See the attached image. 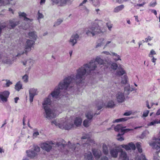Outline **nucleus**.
Masks as SVG:
<instances>
[{
  "mask_svg": "<svg viewBox=\"0 0 160 160\" xmlns=\"http://www.w3.org/2000/svg\"><path fill=\"white\" fill-rule=\"evenodd\" d=\"M98 63L100 65H104L103 60L98 57H97L95 60H92L89 63L83 65V67L77 70V73L75 76L72 75L65 78L63 82H60L58 84V87H56L51 94L52 96L57 98L60 94L61 90H66L71 84H76L78 85L81 83L84 79L83 78L87 72L88 74L93 71L96 68V64Z\"/></svg>",
  "mask_w": 160,
  "mask_h": 160,
  "instance_id": "f257e3e1",
  "label": "nucleus"
},
{
  "mask_svg": "<svg viewBox=\"0 0 160 160\" xmlns=\"http://www.w3.org/2000/svg\"><path fill=\"white\" fill-rule=\"evenodd\" d=\"M51 103V101L49 98H45L42 103L43 108L46 113V118L50 119L54 118L56 116V114L50 108Z\"/></svg>",
  "mask_w": 160,
  "mask_h": 160,
  "instance_id": "f03ea898",
  "label": "nucleus"
},
{
  "mask_svg": "<svg viewBox=\"0 0 160 160\" xmlns=\"http://www.w3.org/2000/svg\"><path fill=\"white\" fill-rule=\"evenodd\" d=\"M28 35L30 38L34 40H31L28 39L26 42V45L25 46V53H27V51H30L31 48L35 43L34 40H36L37 36L36 34V32L32 31L29 32L28 33Z\"/></svg>",
  "mask_w": 160,
  "mask_h": 160,
  "instance_id": "7ed1b4c3",
  "label": "nucleus"
},
{
  "mask_svg": "<svg viewBox=\"0 0 160 160\" xmlns=\"http://www.w3.org/2000/svg\"><path fill=\"white\" fill-rule=\"evenodd\" d=\"M103 32V31L100 29L98 24L96 25L93 24L92 27L90 28V30L87 31L86 34L88 36H91L92 35L93 36L96 34L102 33Z\"/></svg>",
  "mask_w": 160,
  "mask_h": 160,
  "instance_id": "20e7f679",
  "label": "nucleus"
},
{
  "mask_svg": "<svg viewBox=\"0 0 160 160\" xmlns=\"http://www.w3.org/2000/svg\"><path fill=\"white\" fill-rule=\"evenodd\" d=\"M53 144L54 143L52 141L49 142V143L47 142H43L41 144V147L42 149L47 152H49L52 148V146L51 145Z\"/></svg>",
  "mask_w": 160,
  "mask_h": 160,
  "instance_id": "39448f33",
  "label": "nucleus"
},
{
  "mask_svg": "<svg viewBox=\"0 0 160 160\" xmlns=\"http://www.w3.org/2000/svg\"><path fill=\"white\" fill-rule=\"evenodd\" d=\"M159 134V139L156 142L150 143L149 145L152 146L153 148L160 151V132ZM159 154H160V151L158 152V155L159 157L160 158V155Z\"/></svg>",
  "mask_w": 160,
  "mask_h": 160,
  "instance_id": "423d86ee",
  "label": "nucleus"
},
{
  "mask_svg": "<svg viewBox=\"0 0 160 160\" xmlns=\"http://www.w3.org/2000/svg\"><path fill=\"white\" fill-rule=\"evenodd\" d=\"M10 92L8 91H4L3 92H0V98L3 102H6L8 100Z\"/></svg>",
  "mask_w": 160,
  "mask_h": 160,
  "instance_id": "0eeeda50",
  "label": "nucleus"
},
{
  "mask_svg": "<svg viewBox=\"0 0 160 160\" xmlns=\"http://www.w3.org/2000/svg\"><path fill=\"white\" fill-rule=\"evenodd\" d=\"M92 152L93 155L96 159H99L101 156L102 153L101 151L98 149L92 148Z\"/></svg>",
  "mask_w": 160,
  "mask_h": 160,
  "instance_id": "6e6552de",
  "label": "nucleus"
},
{
  "mask_svg": "<svg viewBox=\"0 0 160 160\" xmlns=\"http://www.w3.org/2000/svg\"><path fill=\"white\" fill-rule=\"evenodd\" d=\"M116 98L117 101L118 102H123L125 99L123 93L120 92H118L116 95Z\"/></svg>",
  "mask_w": 160,
  "mask_h": 160,
  "instance_id": "1a4fd4ad",
  "label": "nucleus"
},
{
  "mask_svg": "<svg viewBox=\"0 0 160 160\" xmlns=\"http://www.w3.org/2000/svg\"><path fill=\"white\" fill-rule=\"evenodd\" d=\"M123 132H122V134L118 133L117 135V137L118 138L117 139L118 140L122 141L124 140V138L122 137H121V135H123L125 132H129L130 131H132L133 130V129H124L123 128Z\"/></svg>",
  "mask_w": 160,
  "mask_h": 160,
  "instance_id": "9d476101",
  "label": "nucleus"
},
{
  "mask_svg": "<svg viewBox=\"0 0 160 160\" xmlns=\"http://www.w3.org/2000/svg\"><path fill=\"white\" fill-rule=\"evenodd\" d=\"M119 152H121L119 156V158L122 159V160H129V158L128 157L126 152L123 151L122 149H121Z\"/></svg>",
  "mask_w": 160,
  "mask_h": 160,
  "instance_id": "9b49d317",
  "label": "nucleus"
},
{
  "mask_svg": "<svg viewBox=\"0 0 160 160\" xmlns=\"http://www.w3.org/2000/svg\"><path fill=\"white\" fill-rule=\"evenodd\" d=\"M120 150L112 148L110 151V153L112 157L114 158L117 157L118 152H119Z\"/></svg>",
  "mask_w": 160,
  "mask_h": 160,
  "instance_id": "f8f14e48",
  "label": "nucleus"
},
{
  "mask_svg": "<svg viewBox=\"0 0 160 160\" xmlns=\"http://www.w3.org/2000/svg\"><path fill=\"white\" fill-rule=\"evenodd\" d=\"M81 147V145L79 143H77L76 144H74L72 145L70 148L72 149V151L76 152L79 151Z\"/></svg>",
  "mask_w": 160,
  "mask_h": 160,
  "instance_id": "ddd939ff",
  "label": "nucleus"
},
{
  "mask_svg": "<svg viewBox=\"0 0 160 160\" xmlns=\"http://www.w3.org/2000/svg\"><path fill=\"white\" fill-rule=\"evenodd\" d=\"M79 36L77 34H76L75 35H72L70 40V42L72 44V45L73 46L77 43V40Z\"/></svg>",
  "mask_w": 160,
  "mask_h": 160,
  "instance_id": "4468645a",
  "label": "nucleus"
},
{
  "mask_svg": "<svg viewBox=\"0 0 160 160\" xmlns=\"http://www.w3.org/2000/svg\"><path fill=\"white\" fill-rule=\"evenodd\" d=\"M9 22L11 27L9 28L10 29L14 28L18 24V22L16 21L15 19L10 20Z\"/></svg>",
  "mask_w": 160,
  "mask_h": 160,
  "instance_id": "2eb2a0df",
  "label": "nucleus"
},
{
  "mask_svg": "<svg viewBox=\"0 0 160 160\" xmlns=\"http://www.w3.org/2000/svg\"><path fill=\"white\" fill-rule=\"evenodd\" d=\"M26 152L28 156L31 158H33L37 155V153L33 150H27Z\"/></svg>",
  "mask_w": 160,
  "mask_h": 160,
  "instance_id": "dca6fc26",
  "label": "nucleus"
},
{
  "mask_svg": "<svg viewBox=\"0 0 160 160\" xmlns=\"http://www.w3.org/2000/svg\"><path fill=\"white\" fill-rule=\"evenodd\" d=\"M100 113H95L93 115V114L92 113V111H89L86 114V117L89 120H91L92 119L93 116H95L96 115H98Z\"/></svg>",
  "mask_w": 160,
  "mask_h": 160,
  "instance_id": "f3484780",
  "label": "nucleus"
},
{
  "mask_svg": "<svg viewBox=\"0 0 160 160\" xmlns=\"http://www.w3.org/2000/svg\"><path fill=\"white\" fill-rule=\"evenodd\" d=\"M82 120L81 118H75L74 121V125H75L76 127H78L80 126L82 123Z\"/></svg>",
  "mask_w": 160,
  "mask_h": 160,
  "instance_id": "a211bd4d",
  "label": "nucleus"
},
{
  "mask_svg": "<svg viewBox=\"0 0 160 160\" xmlns=\"http://www.w3.org/2000/svg\"><path fill=\"white\" fill-rule=\"evenodd\" d=\"M123 127L122 124H118L114 127V129L116 131L120 132L122 134L123 131Z\"/></svg>",
  "mask_w": 160,
  "mask_h": 160,
  "instance_id": "6ab92c4d",
  "label": "nucleus"
},
{
  "mask_svg": "<svg viewBox=\"0 0 160 160\" xmlns=\"http://www.w3.org/2000/svg\"><path fill=\"white\" fill-rule=\"evenodd\" d=\"M74 128V125L72 123H67L63 127L65 130H69L72 129H73Z\"/></svg>",
  "mask_w": 160,
  "mask_h": 160,
  "instance_id": "aec40b11",
  "label": "nucleus"
},
{
  "mask_svg": "<svg viewBox=\"0 0 160 160\" xmlns=\"http://www.w3.org/2000/svg\"><path fill=\"white\" fill-rule=\"evenodd\" d=\"M102 152L105 155H107L108 153V148L106 144L103 143L102 146Z\"/></svg>",
  "mask_w": 160,
  "mask_h": 160,
  "instance_id": "412c9836",
  "label": "nucleus"
},
{
  "mask_svg": "<svg viewBox=\"0 0 160 160\" xmlns=\"http://www.w3.org/2000/svg\"><path fill=\"white\" fill-rule=\"evenodd\" d=\"M85 158L88 160H92L93 156L91 152H88L86 153L84 155Z\"/></svg>",
  "mask_w": 160,
  "mask_h": 160,
  "instance_id": "4be33fe9",
  "label": "nucleus"
},
{
  "mask_svg": "<svg viewBox=\"0 0 160 160\" xmlns=\"http://www.w3.org/2000/svg\"><path fill=\"white\" fill-rule=\"evenodd\" d=\"M124 6L123 5H119L115 8L113 11L115 12H118L123 9L124 8Z\"/></svg>",
  "mask_w": 160,
  "mask_h": 160,
  "instance_id": "5701e85b",
  "label": "nucleus"
},
{
  "mask_svg": "<svg viewBox=\"0 0 160 160\" xmlns=\"http://www.w3.org/2000/svg\"><path fill=\"white\" fill-rule=\"evenodd\" d=\"M22 85L21 84L20 81H18L16 84L15 88V89L17 91H19V90L22 88Z\"/></svg>",
  "mask_w": 160,
  "mask_h": 160,
  "instance_id": "b1692460",
  "label": "nucleus"
},
{
  "mask_svg": "<svg viewBox=\"0 0 160 160\" xmlns=\"http://www.w3.org/2000/svg\"><path fill=\"white\" fill-rule=\"evenodd\" d=\"M125 73V70L122 68H119L117 71V73L119 76L122 75Z\"/></svg>",
  "mask_w": 160,
  "mask_h": 160,
  "instance_id": "393cba45",
  "label": "nucleus"
},
{
  "mask_svg": "<svg viewBox=\"0 0 160 160\" xmlns=\"http://www.w3.org/2000/svg\"><path fill=\"white\" fill-rule=\"evenodd\" d=\"M114 102L112 100L109 101L106 107L108 108H112L115 106Z\"/></svg>",
  "mask_w": 160,
  "mask_h": 160,
  "instance_id": "a878e982",
  "label": "nucleus"
},
{
  "mask_svg": "<svg viewBox=\"0 0 160 160\" xmlns=\"http://www.w3.org/2000/svg\"><path fill=\"white\" fill-rule=\"evenodd\" d=\"M128 118H122L119 119H117L113 121V123L118 122H123L127 120L128 119Z\"/></svg>",
  "mask_w": 160,
  "mask_h": 160,
  "instance_id": "bb28decb",
  "label": "nucleus"
},
{
  "mask_svg": "<svg viewBox=\"0 0 160 160\" xmlns=\"http://www.w3.org/2000/svg\"><path fill=\"white\" fill-rule=\"evenodd\" d=\"M128 77L127 75H124L122 78L121 83L123 84H126L128 82Z\"/></svg>",
  "mask_w": 160,
  "mask_h": 160,
  "instance_id": "cd10ccee",
  "label": "nucleus"
},
{
  "mask_svg": "<svg viewBox=\"0 0 160 160\" xmlns=\"http://www.w3.org/2000/svg\"><path fill=\"white\" fill-rule=\"evenodd\" d=\"M12 0H5L3 1H2V0H0V6L10 4V2Z\"/></svg>",
  "mask_w": 160,
  "mask_h": 160,
  "instance_id": "c85d7f7f",
  "label": "nucleus"
},
{
  "mask_svg": "<svg viewBox=\"0 0 160 160\" xmlns=\"http://www.w3.org/2000/svg\"><path fill=\"white\" fill-rule=\"evenodd\" d=\"M141 144V143L140 142H137L136 144V148L140 153H141L142 152V149Z\"/></svg>",
  "mask_w": 160,
  "mask_h": 160,
  "instance_id": "c756f323",
  "label": "nucleus"
},
{
  "mask_svg": "<svg viewBox=\"0 0 160 160\" xmlns=\"http://www.w3.org/2000/svg\"><path fill=\"white\" fill-rule=\"evenodd\" d=\"M92 2L93 5L95 7H98L100 5V2L99 0H90Z\"/></svg>",
  "mask_w": 160,
  "mask_h": 160,
  "instance_id": "7c9ffc66",
  "label": "nucleus"
},
{
  "mask_svg": "<svg viewBox=\"0 0 160 160\" xmlns=\"http://www.w3.org/2000/svg\"><path fill=\"white\" fill-rule=\"evenodd\" d=\"M29 93H31L32 94H34L35 95L38 94L37 89L34 88L30 89L29 91Z\"/></svg>",
  "mask_w": 160,
  "mask_h": 160,
  "instance_id": "2f4dec72",
  "label": "nucleus"
},
{
  "mask_svg": "<svg viewBox=\"0 0 160 160\" xmlns=\"http://www.w3.org/2000/svg\"><path fill=\"white\" fill-rule=\"evenodd\" d=\"M33 151L34 152H36L37 154V153L39 152L40 151V148L37 145H34L33 146Z\"/></svg>",
  "mask_w": 160,
  "mask_h": 160,
  "instance_id": "473e14b6",
  "label": "nucleus"
},
{
  "mask_svg": "<svg viewBox=\"0 0 160 160\" xmlns=\"http://www.w3.org/2000/svg\"><path fill=\"white\" fill-rule=\"evenodd\" d=\"M67 144H66L62 143H61L60 142H57L56 144L55 145V147H62L63 148H64V147L67 146Z\"/></svg>",
  "mask_w": 160,
  "mask_h": 160,
  "instance_id": "72a5a7b5",
  "label": "nucleus"
},
{
  "mask_svg": "<svg viewBox=\"0 0 160 160\" xmlns=\"http://www.w3.org/2000/svg\"><path fill=\"white\" fill-rule=\"evenodd\" d=\"M112 55L115 56L116 58H114V59L116 61H117L118 60H121V59L120 58V57L119 56L118 54H117L116 53H112Z\"/></svg>",
  "mask_w": 160,
  "mask_h": 160,
  "instance_id": "f704fd0d",
  "label": "nucleus"
},
{
  "mask_svg": "<svg viewBox=\"0 0 160 160\" xmlns=\"http://www.w3.org/2000/svg\"><path fill=\"white\" fill-rule=\"evenodd\" d=\"M121 146L123 148L125 149L126 150H131V148L129 147L128 144L127 145L123 144L121 145Z\"/></svg>",
  "mask_w": 160,
  "mask_h": 160,
  "instance_id": "c9c22d12",
  "label": "nucleus"
},
{
  "mask_svg": "<svg viewBox=\"0 0 160 160\" xmlns=\"http://www.w3.org/2000/svg\"><path fill=\"white\" fill-rule=\"evenodd\" d=\"M156 124H158L157 119H155V120L150 122L148 124V126H153L155 125Z\"/></svg>",
  "mask_w": 160,
  "mask_h": 160,
  "instance_id": "e433bc0d",
  "label": "nucleus"
},
{
  "mask_svg": "<svg viewBox=\"0 0 160 160\" xmlns=\"http://www.w3.org/2000/svg\"><path fill=\"white\" fill-rule=\"evenodd\" d=\"M128 145L131 148V149L135 150L136 149V146L132 142L128 143Z\"/></svg>",
  "mask_w": 160,
  "mask_h": 160,
  "instance_id": "4c0bfd02",
  "label": "nucleus"
},
{
  "mask_svg": "<svg viewBox=\"0 0 160 160\" xmlns=\"http://www.w3.org/2000/svg\"><path fill=\"white\" fill-rule=\"evenodd\" d=\"M68 0H61L60 2V6H62L65 5Z\"/></svg>",
  "mask_w": 160,
  "mask_h": 160,
  "instance_id": "58836bf2",
  "label": "nucleus"
},
{
  "mask_svg": "<svg viewBox=\"0 0 160 160\" xmlns=\"http://www.w3.org/2000/svg\"><path fill=\"white\" fill-rule=\"evenodd\" d=\"M104 106V104L103 102L102 101H101L100 102V105L99 106L98 105V108L97 110H100L101 109L103 106Z\"/></svg>",
  "mask_w": 160,
  "mask_h": 160,
  "instance_id": "ea45409f",
  "label": "nucleus"
},
{
  "mask_svg": "<svg viewBox=\"0 0 160 160\" xmlns=\"http://www.w3.org/2000/svg\"><path fill=\"white\" fill-rule=\"evenodd\" d=\"M28 76L27 74L25 75L22 77V79L25 82H27L28 81Z\"/></svg>",
  "mask_w": 160,
  "mask_h": 160,
  "instance_id": "a19ab883",
  "label": "nucleus"
},
{
  "mask_svg": "<svg viewBox=\"0 0 160 160\" xmlns=\"http://www.w3.org/2000/svg\"><path fill=\"white\" fill-rule=\"evenodd\" d=\"M107 26L108 28V29L110 30H111V29L113 25L110 22H108L106 23Z\"/></svg>",
  "mask_w": 160,
  "mask_h": 160,
  "instance_id": "79ce46f5",
  "label": "nucleus"
},
{
  "mask_svg": "<svg viewBox=\"0 0 160 160\" xmlns=\"http://www.w3.org/2000/svg\"><path fill=\"white\" fill-rule=\"evenodd\" d=\"M89 122L88 120H85L83 122V125L85 127H88L89 126Z\"/></svg>",
  "mask_w": 160,
  "mask_h": 160,
  "instance_id": "37998d69",
  "label": "nucleus"
},
{
  "mask_svg": "<svg viewBox=\"0 0 160 160\" xmlns=\"http://www.w3.org/2000/svg\"><path fill=\"white\" fill-rule=\"evenodd\" d=\"M38 19L39 20L40 19L44 17L42 13L40 12V11L39 10L38 13Z\"/></svg>",
  "mask_w": 160,
  "mask_h": 160,
  "instance_id": "c03bdc74",
  "label": "nucleus"
},
{
  "mask_svg": "<svg viewBox=\"0 0 160 160\" xmlns=\"http://www.w3.org/2000/svg\"><path fill=\"white\" fill-rule=\"evenodd\" d=\"M156 54V53L155 52V51L153 50L152 49L151 51L150 52L148 56L150 57H153V55H155Z\"/></svg>",
  "mask_w": 160,
  "mask_h": 160,
  "instance_id": "a18cd8bd",
  "label": "nucleus"
},
{
  "mask_svg": "<svg viewBox=\"0 0 160 160\" xmlns=\"http://www.w3.org/2000/svg\"><path fill=\"white\" fill-rule=\"evenodd\" d=\"M118 66L117 63H113L111 65V68L114 70H116Z\"/></svg>",
  "mask_w": 160,
  "mask_h": 160,
  "instance_id": "49530a36",
  "label": "nucleus"
},
{
  "mask_svg": "<svg viewBox=\"0 0 160 160\" xmlns=\"http://www.w3.org/2000/svg\"><path fill=\"white\" fill-rule=\"evenodd\" d=\"M29 100L31 102H32L33 101V99L34 96H35L34 94H32L31 93H29Z\"/></svg>",
  "mask_w": 160,
  "mask_h": 160,
  "instance_id": "de8ad7c7",
  "label": "nucleus"
},
{
  "mask_svg": "<svg viewBox=\"0 0 160 160\" xmlns=\"http://www.w3.org/2000/svg\"><path fill=\"white\" fill-rule=\"evenodd\" d=\"M100 41H101V42L100 43H98L97 45L96 46V48H98V47L101 46V45L104 43V42H103L104 41V40L103 38V39H100Z\"/></svg>",
  "mask_w": 160,
  "mask_h": 160,
  "instance_id": "09e8293b",
  "label": "nucleus"
},
{
  "mask_svg": "<svg viewBox=\"0 0 160 160\" xmlns=\"http://www.w3.org/2000/svg\"><path fill=\"white\" fill-rule=\"evenodd\" d=\"M139 160H147L146 159L145 155L143 154L141 155L139 158Z\"/></svg>",
  "mask_w": 160,
  "mask_h": 160,
  "instance_id": "8fccbe9b",
  "label": "nucleus"
},
{
  "mask_svg": "<svg viewBox=\"0 0 160 160\" xmlns=\"http://www.w3.org/2000/svg\"><path fill=\"white\" fill-rule=\"evenodd\" d=\"M5 80L7 82L6 84V87H9L10 85L12 84V82L9 80Z\"/></svg>",
  "mask_w": 160,
  "mask_h": 160,
  "instance_id": "3c124183",
  "label": "nucleus"
},
{
  "mask_svg": "<svg viewBox=\"0 0 160 160\" xmlns=\"http://www.w3.org/2000/svg\"><path fill=\"white\" fill-rule=\"evenodd\" d=\"M19 15L20 17H23L24 18L25 17L27 16V14L26 13H25L24 12H18Z\"/></svg>",
  "mask_w": 160,
  "mask_h": 160,
  "instance_id": "603ef678",
  "label": "nucleus"
},
{
  "mask_svg": "<svg viewBox=\"0 0 160 160\" xmlns=\"http://www.w3.org/2000/svg\"><path fill=\"white\" fill-rule=\"evenodd\" d=\"M115 1L116 2H118L119 4L122 3L123 2H126L128 0H113Z\"/></svg>",
  "mask_w": 160,
  "mask_h": 160,
  "instance_id": "864d4df0",
  "label": "nucleus"
},
{
  "mask_svg": "<svg viewBox=\"0 0 160 160\" xmlns=\"http://www.w3.org/2000/svg\"><path fill=\"white\" fill-rule=\"evenodd\" d=\"M149 111L148 110H146L144 111L143 113V116L144 117H147Z\"/></svg>",
  "mask_w": 160,
  "mask_h": 160,
  "instance_id": "5fc2aeb1",
  "label": "nucleus"
},
{
  "mask_svg": "<svg viewBox=\"0 0 160 160\" xmlns=\"http://www.w3.org/2000/svg\"><path fill=\"white\" fill-rule=\"evenodd\" d=\"M62 22V20L61 19L58 20L57 22L55 23V24L54 25V26H55L56 25H59Z\"/></svg>",
  "mask_w": 160,
  "mask_h": 160,
  "instance_id": "6e6d98bb",
  "label": "nucleus"
},
{
  "mask_svg": "<svg viewBox=\"0 0 160 160\" xmlns=\"http://www.w3.org/2000/svg\"><path fill=\"white\" fill-rule=\"evenodd\" d=\"M146 3L144 2H143L141 4H137L135 5L134 6L135 7H136L137 6L138 7H142L143 6V5H144Z\"/></svg>",
  "mask_w": 160,
  "mask_h": 160,
  "instance_id": "4d7b16f0",
  "label": "nucleus"
},
{
  "mask_svg": "<svg viewBox=\"0 0 160 160\" xmlns=\"http://www.w3.org/2000/svg\"><path fill=\"white\" fill-rule=\"evenodd\" d=\"M156 4L157 3L156 2L152 3L151 2L150 3L149 6L150 7H154L156 5Z\"/></svg>",
  "mask_w": 160,
  "mask_h": 160,
  "instance_id": "13d9d810",
  "label": "nucleus"
},
{
  "mask_svg": "<svg viewBox=\"0 0 160 160\" xmlns=\"http://www.w3.org/2000/svg\"><path fill=\"white\" fill-rule=\"evenodd\" d=\"M39 135V133L38 132H34L33 134V136L34 137H36L38 135Z\"/></svg>",
  "mask_w": 160,
  "mask_h": 160,
  "instance_id": "bf43d9fd",
  "label": "nucleus"
},
{
  "mask_svg": "<svg viewBox=\"0 0 160 160\" xmlns=\"http://www.w3.org/2000/svg\"><path fill=\"white\" fill-rule=\"evenodd\" d=\"M145 40L146 42H148L152 40V38L150 36H148L147 38H146Z\"/></svg>",
  "mask_w": 160,
  "mask_h": 160,
  "instance_id": "052dcab7",
  "label": "nucleus"
},
{
  "mask_svg": "<svg viewBox=\"0 0 160 160\" xmlns=\"http://www.w3.org/2000/svg\"><path fill=\"white\" fill-rule=\"evenodd\" d=\"M88 1V0H84L79 5V6H82L83 4L85 3Z\"/></svg>",
  "mask_w": 160,
  "mask_h": 160,
  "instance_id": "680f3d73",
  "label": "nucleus"
},
{
  "mask_svg": "<svg viewBox=\"0 0 160 160\" xmlns=\"http://www.w3.org/2000/svg\"><path fill=\"white\" fill-rule=\"evenodd\" d=\"M101 160H108V159L106 156H103L101 158Z\"/></svg>",
  "mask_w": 160,
  "mask_h": 160,
  "instance_id": "e2e57ef3",
  "label": "nucleus"
},
{
  "mask_svg": "<svg viewBox=\"0 0 160 160\" xmlns=\"http://www.w3.org/2000/svg\"><path fill=\"white\" fill-rule=\"evenodd\" d=\"M131 114V113L130 112H126L124 113L123 115L128 116H129Z\"/></svg>",
  "mask_w": 160,
  "mask_h": 160,
  "instance_id": "0e129e2a",
  "label": "nucleus"
},
{
  "mask_svg": "<svg viewBox=\"0 0 160 160\" xmlns=\"http://www.w3.org/2000/svg\"><path fill=\"white\" fill-rule=\"evenodd\" d=\"M51 1L54 3L58 4L59 2V0H51Z\"/></svg>",
  "mask_w": 160,
  "mask_h": 160,
  "instance_id": "69168bd1",
  "label": "nucleus"
},
{
  "mask_svg": "<svg viewBox=\"0 0 160 160\" xmlns=\"http://www.w3.org/2000/svg\"><path fill=\"white\" fill-rule=\"evenodd\" d=\"M152 61L153 62H155L157 60L156 58H154L153 57H152Z\"/></svg>",
  "mask_w": 160,
  "mask_h": 160,
  "instance_id": "338daca9",
  "label": "nucleus"
},
{
  "mask_svg": "<svg viewBox=\"0 0 160 160\" xmlns=\"http://www.w3.org/2000/svg\"><path fill=\"white\" fill-rule=\"evenodd\" d=\"M19 99V98L18 97H16L15 98H14V101L16 103H17L18 101V100Z\"/></svg>",
  "mask_w": 160,
  "mask_h": 160,
  "instance_id": "774afa93",
  "label": "nucleus"
}]
</instances>
